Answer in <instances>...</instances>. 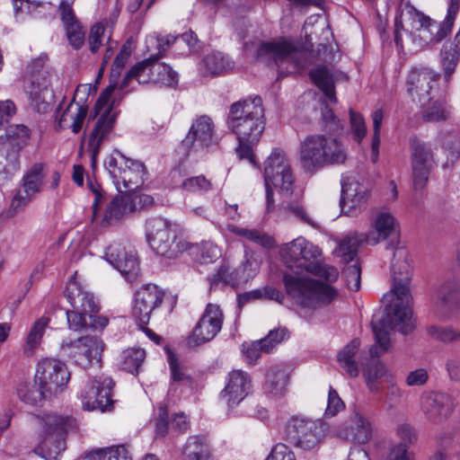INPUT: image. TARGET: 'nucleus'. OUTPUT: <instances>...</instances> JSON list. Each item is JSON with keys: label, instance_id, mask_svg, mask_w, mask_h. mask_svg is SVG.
Returning a JSON list of instances; mask_svg holds the SVG:
<instances>
[{"label": "nucleus", "instance_id": "nucleus-40", "mask_svg": "<svg viewBox=\"0 0 460 460\" xmlns=\"http://www.w3.org/2000/svg\"><path fill=\"white\" fill-rule=\"evenodd\" d=\"M49 323V319L45 316L40 317L33 323L23 344V353L26 356H32L40 347Z\"/></svg>", "mask_w": 460, "mask_h": 460}, {"label": "nucleus", "instance_id": "nucleus-27", "mask_svg": "<svg viewBox=\"0 0 460 460\" xmlns=\"http://www.w3.org/2000/svg\"><path fill=\"white\" fill-rule=\"evenodd\" d=\"M261 258L255 252H245L244 260L234 270L226 265L221 266L217 270V279L231 286H238L248 282L259 272Z\"/></svg>", "mask_w": 460, "mask_h": 460}, {"label": "nucleus", "instance_id": "nucleus-8", "mask_svg": "<svg viewBox=\"0 0 460 460\" xmlns=\"http://www.w3.org/2000/svg\"><path fill=\"white\" fill-rule=\"evenodd\" d=\"M40 442L33 453L45 460H58L66 448V435L75 425V420L54 412L38 416Z\"/></svg>", "mask_w": 460, "mask_h": 460}, {"label": "nucleus", "instance_id": "nucleus-28", "mask_svg": "<svg viewBox=\"0 0 460 460\" xmlns=\"http://www.w3.org/2000/svg\"><path fill=\"white\" fill-rule=\"evenodd\" d=\"M251 388L252 379L250 376L240 369L233 370L228 374L226 386L220 396L228 407H234L247 396Z\"/></svg>", "mask_w": 460, "mask_h": 460}, {"label": "nucleus", "instance_id": "nucleus-48", "mask_svg": "<svg viewBox=\"0 0 460 460\" xmlns=\"http://www.w3.org/2000/svg\"><path fill=\"white\" fill-rule=\"evenodd\" d=\"M43 164H34L22 177V185L25 187L29 192L35 195L40 193L44 183Z\"/></svg>", "mask_w": 460, "mask_h": 460}, {"label": "nucleus", "instance_id": "nucleus-53", "mask_svg": "<svg viewBox=\"0 0 460 460\" xmlns=\"http://www.w3.org/2000/svg\"><path fill=\"white\" fill-rule=\"evenodd\" d=\"M66 320L68 328L77 332H86L88 331L96 332L91 327L89 314L72 309L66 311Z\"/></svg>", "mask_w": 460, "mask_h": 460}, {"label": "nucleus", "instance_id": "nucleus-52", "mask_svg": "<svg viewBox=\"0 0 460 460\" xmlns=\"http://www.w3.org/2000/svg\"><path fill=\"white\" fill-rule=\"evenodd\" d=\"M281 210L288 217H295L308 226L317 228L316 222L309 215L306 208L299 201H292L282 206Z\"/></svg>", "mask_w": 460, "mask_h": 460}, {"label": "nucleus", "instance_id": "nucleus-18", "mask_svg": "<svg viewBox=\"0 0 460 460\" xmlns=\"http://www.w3.org/2000/svg\"><path fill=\"white\" fill-rule=\"evenodd\" d=\"M70 376L64 362L46 358L39 361L35 379L41 389H45L49 395H55L63 392L70 380Z\"/></svg>", "mask_w": 460, "mask_h": 460}, {"label": "nucleus", "instance_id": "nucleus-30", "mask_svg": "<svg viewBox=\"0 0 460 460\" xmlns=\"http://www.w3.org/2000/svg\"><path fill=\"white\" fill-rule=\"evenodd\" d=\"M454 406L453 398L444 393H429L421 400L423 413L434 423L447 420L451 415Z\"/></svg>", "mask_w": 460, "mask_h": 460}, {"label": "nucleus", "instance_id": "nucleus-17", "mask_svg": "<svg viewBox=\"0 0 460 460\" xmlns=\"http://www.w3.org/2000/svg\"><path fill=\"white\" fill-rule=\"evenodd\" d=\"M409 143L413 188L415 190H423L435 167L434 153L430 145L422 142L415 136L410 137Z\"/></svg>", "mask_w": 460, "mask_h": 460}, {"label": "nucleus", "instance_id": "nucleus-42", "mask_svg": "<svg viewBox=\"0 0 460 460\" xmlns=\"http://www.w3.org/2000/svg\"><path fill=\"white\" fill-rule=\"evenodd\" d=\"M366 242L365 234L354 233L344 238L335 250V254L344 262H349L357 255L359 245Z\"/></svg>", "mask_w": 460, "mask_h": 460}, {"label": "nucleus", "instance_id": "nucleus-21", "mask_svg": "<svg viewBox=\"0 0 460 460\" xmlns=\"http://www.w3.org/2000/svg\"><path fill=\"white\" fill-rule=\"evenodd\" d=\"M165 293L155 284L142 286L136 293L132 314L138 325H147L151 314L161 305Z\"/></svg>", "mask_w": 460, "mask_h": 460}, {"label": "nucleus", "instance_id": "nucleus-16", "mask_svg": "<svg viewBox=\"0 0 460 460\" xmlns=\"http://www.w3.org/2000/svg\"><path fill=\"white\" fill-rule=\"evenodd\" d=\"M60 349L64 355L84 368L93 365H96L98 367H102L104 344L97 336L84 335L75 341H64Z\"/></svg>", "mask_w": 460, "mask_h": 460}, {"label": "nucleus", "instance_id": "nucleus-32", "mask_svg": "<svg viewBox=\"0 0 460 460\" xmlns=\"http://www.w3.org/2000/svg\"><path fill=\"white\" fill-rule=\"evenodd\" d=\"M460 281L450 280L446 282L438 292L436 314L440 319L450 318L459 311L458 295Z\"/></svg>", "mask_w": 460, "mask_h": 460}, {"label": "nucleus", "instance_id": "nucleus-25", "mask_svg": "<svg viewBox=\"0 0 460 460\" xmlns=\"http://www.w3.org/2000/svg\"><path fill=\"white\" fill-rule=\"evenodd\" d=\"M334 433L344 440L366 444L372 438L373 423L365 412L355 409L348 421L335 428Z\"/></svg>", "mask_w": 460, "mask_h": 460}, {"label": "nucleus", "instance_id": "nucleus-11", "mask_svg": "<svg viewBox=\"0 0 460 460\" xmlns=\"http://www.w3.org/2000/svg\"><path fill=\"white\" fill-rule=\"evenodd\" d=\"M104 166L119 193L131 192L145 181L144 164L125 156L117 149L105 159Z\"/></svg>", "mask_w": 460, "mask_h": 460}, {"label": "nucleus", "instance_id": "nucleus-5", "mask_svg": "<svg viewBox=\"0 0 460 460\" xmlns=\"http://www.w3.org/2000/svg\"><path fill=\"white\" fill-rule=\"evenodd\" d=\"M227 126L238 140L258 143L265 128L261 98L254 96L234 102Z\"/></svg>", "mask_w": 460, "mask_h": 460}, {"label": "nucleus", "instance_id": "nucleus-54", "mask_svg": "<svg viewBox=\"0 0 460 460\" xmlns=\"http://www.w3.org/2000/svg\"><path fill=\"white\" fill-rule=\"evenodd\" d=\"M35 196L34 193L29 192V190L21 184L12 199L8 209V216L14 217L16 214L23 211Z\"/></svg>", "mask_w": 460, "mask_h": 460}, {"label": "nucleus", "instance_id": "nucleus-44", "mask_svg": "<svg viewBox=\"0 0 460 460\" xmlns=\"http://www.w3.org/2000/svg\"><path fill=\"white\" fill-rule=\"evenodd\" d=\"M146 358V352L140 348H130L120 355L121 367L131 374H137Z\"/></svg>", "mask_w": 460, "mask_h": 460}, {"label": "nucleus", "instance_id": "nucleus-41", "mask_svg": "<svg viewBox=\"0 0 460 460\" xmlns=\"http://www.w3.org/2000/svg\"><path fill=\"white\" fill-rule=\"evenodd\" d=\"M314 84L323 91L325 96L332 102H337L334 91V81L326 66H318L310 72Z\"/></svg>", "mask_w": 460, "mask_h": 460}, {"label": "nucleus", "instance_id": "nucleus-62", "mask_svg": "<svg viewBox=\"0 0 460 460\" xmlns=\"http://www.w3.org/2000/svg\"><path fill=\"white\" fill-rule=\"evenodd\" d=\"M349 124L354 140L358 143L361 142L367 134V127L363 116L350 109Z\"/></svg>", "mask_w": 460, "mask_h": 460}, {"label": "nucleus", "instance_id": "nucleus-59", "mask_svg": "<svg viewBox=\"0 0 460 460\" xmlns=\"http://www.w3.org/2000/svg\"><path fill=\"white\" fill-rule=\"evenodd\" d=\"M321 123L323 128L330 133H340L343 130V125L341 119L328 105H324L322 108Z\"/></svg>", "mask_w": 460, "mask_h": 460}, {"label": "nucleus", "instance_id": "nucleus-20", "mask_svg": "<svg viewBox=\"0 0 460 460\" xmlns=\"http://www.w3.org/2000/svg\"><path fill=\"white\" fill-rule=\"evenodd\" d=\"M439 75L428 67H413L405 79L406 91L413 101L425 104L432 99Z\"/></svg>", "mask_w": 460, "mask_h": 460}, {"label": "nucleus", "instance_id": "nucleus-45", "mask_svg": "<svg viewBox=\"0 0 460 460\" xmlns=\"http://www.w3.org/2000/svg\"><path fill=\"white\" fill-rule=\"evenodd\" d=\"M111 40V28L104 25L103 22L94 24L90 31L88 44L92 53H97L102 46H106Z\"/></svg>", "mask_w": 460, "mask_h": 460}, {"label": "nucleus", "instance_id": "nucleus-38", "mask_svg": "<svg viewBox=\"0 0 460 460\" xmlns=\"http://www.w3.org/2000/svg\"><path fill=\"white\" fill-rule=\"evenodd\" d=\"M233 67V63L221 52H212L207 55L199 64V72L204 75H217L227 72Z\"/></svg>", "mask_w": 460, "mask_h": 460}, {"label": "nucleus", "instance_id": "nucleus-10", "mask_svg": "<svg viewBox=\"0 0 460 460\" xmlns=\"http://www.w3.org/2000/svg\"><path fill=\"white\" fill-rule=\"evenodd\" d=\"M116 88V84H110L100 94L95 103V115L98 116L88 137L87 149L91 153L94 164L99 155L102 142L108 139L112 132L117 118L113 111L111 98Z\"/></svg>", "mask_w": 460, "mask_h": 460}, {"label": "nucleus", "instance_id": "nucleus-6", "mask_svg": "<svg viewBox=\"0 0 460 460\" xmlns=\"http://www.w3.org/2000/svg\"><path fill=\"white\" fill-rule=\"evenodd\" d=\"M280 254L289 269L304 270L329 282L338 279L336 268L321 262V249L303 237L284 244Z\"/></svg>", "mask_w": 460, "mask_h": 460}, {"label": "nucleus", "instance_id": "nucleus-13", "mask_svg": "<svg viewBox=\"0 0 460 460\" xmlns=\"http://www.w3.org/2000/svg\"><path fill=\"white\" fill-rule=\"evenodd\" d=\"M307 52L299 49L289 40H279L263 42L257 50V58L265 62H274L279 67L285 63L288 73L297 72L308 64Z\"/></svg>", "mask_w": 460, "mask_h": 460}, {"label": "nucleus", "instance_id": "nucleus-12", "mask_svg": "<svg viewBox=\"0 0 460 460\" xmlns=\"http://www.w3.org/2000/svg\"><path fill=\"white\" fill-rule=\"evenodd\" d=\"M146 237L148 244L158 255L172 259L190 247L184 240H178L172 224L164 217H153L146 221Z\"/></svg>", "mask_w": 460, "mask_h": 460}, {"label": "nucleus", "instance_id": "nucleus-34", "mask_svg": "<svg viewBox=\"0 0 460 460\" xmlns=\"http://www.w3.org/2000/svg\"><path fill=\"white\" fill-rule=\"evenodd\" d=\"M19 169V147L10 141H0V182L9 180Z\"/></svg>", "mask_w": 460, "mask_h": 460}, {"label": "nucleus", "instance_id": "nucleus-14", "mask_svg": "<svg viewBox=\"0 0 460 460\" xmlns=\"http://www.w3.org/2000/svg\"><path fill=\"white\" fill-rule=\"evenodd\" d=\"M218 143L212 119L201 115L192 121L187 136L181 141V148L186 156L198 158L217 146Z\"/></svg>", "mask_w": 460, "mask_h": 460}, {"label": "nucleus", "instance_id": "nucleus-58", "mask_svg": "<svg viewBox=\"0 0 460 460\" xmlns=\"http://www.w3.org/2000/svg\"><path fill=\"white\" fill-rule=\"evenodd\" d=\"M450 111L444 101H436L427 108L423 117L429 122H439L448 119Z\"/></svg>", "mask_w": 460, "mask_h": 460}, {"label": "nucleus", "instance_id": "nucleus-47", "mask_svg": "<svg viewBox=\"0 0 460 460\" xmlns=\"http://www.w3.org/2000/svg\"><path fill=\"white\" fill-rule=\"evenodd\" d=\"M160 56L156 55L154 64V84L173 87L178 84V74L165 63L159 62Z\"/></svg>", "mask_w": 460, "mask_h": 460}, {"label": "nucleus", "instance_id": "nucleus-33", "mask_svg": "<svg viewBox=\"0 0 460 460\" xmlns=\"http://www.w3.org/2000/svg\"><path fill=\"white\" fill-rule=\"evenodd\" d=\"M87 112L88 107L75 103L74 98L61 114H58V128H71L74 133H78L82 129Z\"/></svg>", "mask_w": 460, "mask_h": 460}, {"label": "nucleus", "instance_id": "nucleus-55", "mask_svg": "<svg viewBox=\"0 0 460 460\" xmlns=\"http://www.w3.org/2000/svg\"><path fill=\"white\" fill-rule=\"evenodd\" d=\"M428 333L435 340L444 343L460 341V330L453 326L432 325L428 328Z\"/></svg>", "mask_w": 460, "mask_h": 460}, {"label": "nucleus", "instance_id": "nucleus-37", "mask_svg": "<svg viewBox=\"0 0 460 460\" xmlns=\"http://www.w3.org/2000/svg\"><path fill=\"white\" fill-rule=\"evenodd\" d=\"M156 55L136 64L125 75L120 88H126L132 79H136L138 84L154 83V64Z\"/></svg>", "mask_w": 460, "mask_h": 460}, {"label": "nucleus", "instance_id": "nucleus-29", "mask_svg": "<svg viewBox=\"0 0 460 460\" xmlns=\"http://www.w3.org/2000/svg\"><path fill=\"white\" fill-rule=\"evenodd\" d=\"M105 258L127 279L132 280L138 275L137 257L132 252H127L120 243L111 244L106 250Z\"/></svg>", "mask_w": 460, "mask_h": 460}, {"label": "nucleus", "instance_id": "nucleus-19", "mask_svg": "<svg viewBox=\"0 0 460 460\" xmlns=\"http://www.w3.org/2000/svg\"><path fill=\"white\" fill-rule=\"evenodd\" d=\"M114 382L109 376H96L85 385L81 394L84 409L87 411H109L113 404L112 389Z\"/></svg>", "mask_w": 460, "mask_h": 460}, {"label": "nucleus", "instance_id": "nucleus-51", "mask_svg": "<svg viewBox=\"0 0 460 460\" xmlns=\"http://www.w3.org/2000/svg\"><path fill=\"white\" fill-rule=\"evenodd\" d=\"M89 460H131L124 446L98 448L87 455Z\"/></svg>", "mask_w": 460, "mask_h": 460}, {"label": "nucleus", "instance_id": "nucleus-49", "mask_svg": "<svg viewBox=\"0 0 460 460\" xmlns=\"http://www.w3.org/2000/svg\"><path fill=\"white\" fill-rule=\"evenodd\" d=\"M227 229L235 235L243 237L263 247L270 248L274 245V240L270 235L258 230L238 227L234 225H229Z\"/></svg>", "mask_w": 460, "mask_h": 460}, {"label": "nucleus", "instance_id": "nucleus-35", "mask_svg": "<svg viewBox=\"0 0 460 460\" xmlns=\"http://www.w3.org/2000/svg\"><path fill=\"white\" fill-rule=\"evenodd\" d=\"M288 380V367L282 365H274L266 372L264 388L274 396L282 395L287 390Z\"/></svg>", "mask_w": 460, "mask_h": 460}, {"label": "nucleus", "instance_id": "nucleus-56", "mask_svg": "<svg viewBox=\"0 0 460 460\" xmlns=\"http://www.w3.org/2000/svg\"><path fill=\"white\" fill-rule=\"evenodd\" d=\"M272 345H268L267 340H260L250 344L243 345V353L249 364H254L260 358L261 353H270Z\"/></svg>", "mask_w": 460, "mask_h": 460}, {"label": "nucleus", "instance_id": "nucleus-26", "mask_svg": "<svg viewBox=\"0 0 460 460\" xmlns=\"http://www.w3.org/2000/svg\"><path fill=\"white\" fill-rule=\"evenodd\" d=\"M366 243L376 245L387 239L392 243H399V223L394 216L387 210L377 211L370 223V230L365 234Z\"/></svg>", "mask_w": 460, "mask_h": 460}, {"label": "nucleus", "instance_id": "nucleus-24", "mask_svg": "<svg viewBox=\"0 0 460 460\" xmlns=\"http://www.w3.org/2000/svg\"><path fill=\"white\" fill-rule=\"evenodd\" d=\"M222 324L223 313L221 309L217 305L208 304L192 333L189 336L188 345L197 347L213 340L220 332Z\"/></svg>", "mask_w": 460, "mask_h": 460}, {"label": "nucleus", "instance_id": "nucleus-1", "mask_svg": "<svg viewBox=\"0 0 460 460\" xmlns=\"http://www.w3.org/2000/svg\"><path fill=\"white\" fill-rule=\"evenodd\" d=\"M391 276L393 287L384 295L388 302L383 316L378 321H372V330L375 332L377 342L385 349L388 339L384 328H397L403 334L409 333L412 328L411 323V296L410 283L411 279V266L408 260V251L403 247L395 246L391 262Z\"/></svg>", "mask_w": 460, "mask_h": 460}, {"label": "nucleus", "instance_id": "nucleus-64", "mask_svg": "<svg viewBox=\"0 0 460 460\" xmlns=\"http://www.w3.org/2000/svg\"><path fill=\"white\" fill-rule=\"evenodd\" d=\"M184 190L192 192H206L211 188V183L204 176L190 177L181 182Z\"/></svg>", "mask_w": 460, "mask_h": 460}, {"label": "nucleus", "instance_id": "nucleus-63", "mask_svg": "<svg viewBox=\"0 0 460 460\" xmlns=\"http://www.w3.org/2000/svg\"><path fill=\"white\" fill-rule=\"evenodd\" d=\"M49 395L48 392L45 391V389H41L40 385L39 387L31 386L30 388L19 390V396L22 401L31 405L39 404Z\"/></svg>", "mask_w": 460, "mask_h": 460}, {"label": "nucleus", "instance_id": "nucleus-36", "mask_svg": "<svg viewBox=\"0 0 460 460\" xmlns=\"http://www.w3.org/2000/svg\"><path fill=\"white\" fill-rule=\"evenodd\" d=\"M131 211H133L132 199L128 195H117L108 204L102 226H106L117 222Z\"/></svg>", "mask_w": 460, "mask_h": 460}, {"label": "nucleus", "instance_id": "nucleus-43", "mask_svg": "<svg viewBox=\"0 0 460 460\" xmlns=\"http://www.w3.org/2000/svg\"><path fill=\"white\" fill-rule=\"evenodd\" d=\"M182 455L185 460H207L208 450L206 438L199 436L189 437L182 448Z\"/></svg>", "mask_w": 460, "mask_h": 460}, {"label": "nucleus", "instance_id": "nucleus-50", "mask_svg": "<svg viewBox=\"0 0 460 460\" xmlns=\"http://www.w3.org/2000/svg\"><path fill=\"white\" fill-rule=\"evenodd\" d=\"M227 229L235 235L243 237L263 247L270 248L274 245V240L270 235L258 230L238 227L234 225H229Z\"/></svg>", "mask_w": 460, "mask_h": 460}, {"label": "nucleus", "instance_id": "nucleus-4", "mask_svg": "<svg viewBox=\"0 0 460 460\" xmlns=\"http://www.w3.org/2000/svg\"><path fill=\"white\" fill-rule=\"evenodd\" d=\"M282 280L287 295L301 308L315 310L339 296L335 288L309 277L284 273Z\"/></svg>", "mask_w": 460, "mask_h": 460}, {"label": "nucleus", "instance_id": "nucleus-15", "mask_svg": "<svg viewBox=\"0 0 460 460\" xmlns=\"http://www.w3.org/2000/svg\"><path fill=\"white\" fill-rule=\"evenodd\" d=\"M326 429L320 420L304 416L291 417L286 426L287 438L296 447L311 450L318 447L325 437Z\"/></svg>", "mask_w": 460, "mask_h": 460}, {"label": "nucleus", "instance_id": "nucleus-22", "mask_svg": "<svg viewBox=\"0 0 460 460\" xmlns=\"http://www.w3.org/2000/svg\"><path fill=\"white\" fill-rule=\"evenodd\" d=\"M65 296L73 309L89 314L91 327L95 331H102L108 324L107 317L97 315L99 310L93 295L84 291L76 282H69L65 290Z\"/></svg>", "mask_w": 460, "mask_h": 460}, {"label": "nucleus", "instance_id": "nucleus-7", "mask_svg": "<svg viewBox=\"0 0 460 460\" xmlns=\"http://www.w3.org/2000/svg\"><path fill=\"white\" fill-rule=\"evenodd\" d=\"M263 177L266 188L267 210L270 211L275 207L273 190L289 197L295 188V173L288 154L278 147L271 150L270 155L263 163Z\"/></svg>", "mask_w": 460, "mask_h": 460}, {"label": "nucleus", "instance_id": "nucleus-2", "mask_svg": "<svg viewBox=\"0 0 460 460\" xmlns=\"http://www.w3.org/2000/svg\"><path fill=\"white\" fill-rule=\"evenodd\" d=\"M457 6L455 3L447 5L443 21L436 20L417 10L410 3H402L394 20V42L403 49L416 50L436 45L452 31L456 18Z\"/></svg>", "mask_w": 460, "mask_h": 460}, {"label": "nucleus", "instance_id": "nucleus-9", "mask_svg": "<svg viewBox=\"0 0 460 460\" xmlns=\"http://www.w3.org/2000/svg\"><path fill=\"white\" fill-rule=\"evenodd\" d=\"M48 60L49 57L46 53L32 59L28 66L24 84V91L31 107L40 113H45L50 109L53 99L50 86L52 82L58 78L53 69L45 68Z\"/></svg>", "mask_w": 460, "mask_h": 460}, {"label": "nucleus", "instance_id": "nucleus-57", "mask_svg": "<svg viewBox=\"0 0 460 460\" xmlns=\"http://www.w3.org/2000/svg\"><path fill=\"white\" fill-rule=\"evenodd\" d=\"M29 137L30 129L28 127L22 124H16L8 127L6 137H1L0 141H10L18 146L20 151Z\"/></svg>", "mask_w": 460, "mask_h": 460}, {"label": "nucleus", "instance_id": "nucleus-61", "mask_svg": "<svg viewBox=\"0 0 460 460\" xmlns=\"http://www.w3.org/2000/svg\"><path fill=\"white\" fill-rule=\"evenodd\" d=\"M189 249H195L200 253L202 262H212L220 257L221 252L218 246L211 242H202L199 245H190Z\"/></svg>", "mask_w": 460, "mask_h": 460}, {"label": "nucleus", "instance_id": "nucleus-39", "mask_svg": "<svg viewBox=\"0 0 460 460\" xmlns=\"http://www.w3.org/2000/svg\"><path fill=\"white\" fill-rule=\"evenodd\" d=\"M360 341L352 340L338 354L337 359L340 367L351 377L358 376L359 370L356 356L359 350Z\"/></svg>", "mask_w": 460, "mask_h": 460}, {"label": "nucleus", "instance_id": "nucleus-23", "mask_svg": "<svg viewBox=\"0 0 460 460\" xmlns=\"http://www.w3.org/2000/svg\"><path fill=\"white\" fill-rule=\"evenodd\" d=\"M370 196L369 188L356 174L345 175L341 180V206L349 216H356Z\"/></svg>", "mask_w": 460, "mask_h": 460}, {"label": "nucleus", "instance_id": "nucleus-3", "mask_svg": "<svg viewBox=\"0 0 460 460\" xmlns=\"http://www.w3.org/2000/svg\"><path fill=\"white\" fill-rule=\"evenodd\" d=\"M299 163L306 172H314L326 165L343 164L347 158V149L337 137L323 134L306 136L299 145Z\"/></svg>", "mask_w": 460, "mask_h": 460}, {"label": "nucleus", "instance_id": "nucleus-46", "mask_svg": "<svg viewBox=\"0 0 460 460\" xmlns=\"http://www.w3.org/2000/svg\"><path fill=\"white\" fill-rule=\"evenodd\" d=\"M458 56L456 45L444 43L439 53V63L445 74V79L447 81L456 70Z\"/></svg>", "mask_w": 460, "mask_h": 460}, {"label": "nucleus", "instance_id": "nucleus-60", "mask_svg": "<svg viewBox=\"0 0 460 460\" xmlns=\"http://www.w3.org/2000/svg\"><path fill=\"white\" fill-rule=\"evenodd\" d=\"M70 45L79 49L84 44L85 33L80 22L69 23L64 27Z\"/></svg>", "mask_w": 460, "mask_h": 460}, {"label": "nucleus", "instance_id": "nucleus-31", "mask_svg": "<svg viewBox=\"0 0 460 460\" xmlns=\"http://www.w3.org/2000/svg\"><path fill=\"white\" fill-rule=\"evenodd\" d=\"M384 330H385L387 332V339H388V343L385 348H383V346L377 342V339H376V333L375 334V339H376V344L372 345L369 349V356L370 358H372L369 362L367 363H362V366H363V369H362V372H363V376L365 378V380H378L382 377H385V380L386 382H392L393 380V375L390 374L385 367V365L376 359L377 358H379L381 355H383L385 352L387 351L389 346H390V337H389V334H390V332L393 331V330H398L400 331L399 327L397 328H384ZM373 332H375L373 331Z\"/></svg>", "mask_w": 460, "mask_h": 460}]
</instances>
